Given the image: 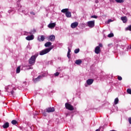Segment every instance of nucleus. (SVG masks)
I'll return each mask as SVG.
<instances>
[{
  "label": "nucleus",
  "instance_id": "1",
  "mask_svg": "<svg viewBox=\"0 0 131 131\" xmlns=\"http://www.w3.org/2000/svg\"><path fill=\"white\" fill-rule=\"evenodd\" d=\"M37 58V55H32L31 56L29 60V63L31 64V66L34 65L36 61V59Z\"/></svg>",
  "mask_w": 131,
  "mask_h": 131
},
{
  "label": "nucleus",
  "instance_id": "2",
  "mask_svg": "<svg viewBox=\"0 0 131 131\" xmlns=\"http://www.w3.org/2000/svg\"><path fill=\"white\" fill-rule=\"evenodd\" d=\"M53 49V48H46L43 50H42L41 51H40V56H43L45 54H48L49 52H50V51Z\"/></svg>",
  "mask_w": 131,
  "mask_h": 131
},
{
  "label": "nucleus",
  "instance_id": "3",
  "mask_svg": "<svg viewBox=\"0 0 131 131\" xmlns=\"http://www.w3.org/2000/svg\"><path fill=\"white\" fill-rule=\"evenodd\" d=\"M65 108H66L67 110H70V111L74 110L73 106L68 103H65Z\"/></svg>",
  "mask_w": 131,
  "mask_h": 131
},
{
  "label": "nucleus",
  "instance_id": "4",
  "mask_svg": "<svg viewBox=\"0 0 131 131\" xmlns=\"http://www.w3.org/2000/svg\"><path fill=\"white\" fill-rule=\"evenodd\" d=\"M88 27L92 28L95 27V20H92L89 21L87 23Z\"/></svg>",
  "mask_w": 131,
  "mask_h": 131
},
{
  "label": "nucleus",
  "instance_id": "5",
  "mask_svg": "<svg viewBox=\"0 0 131 131\" xmlns=\"http://www.w3.org/2000/svg\"><path fill=\"white\" fill-rule=\"evenodd\" d=\"M46 113H51L54 112L55 111V109L54 107H50L46 108Z\"/></svg>",
  "mask_w": 131,
  "mask_h": 131
},
{
  "label": "nucleus",
  "instance_id": "6",
  "mask_svg": "<svg viewBox=\"0 0 131 131\" xmlns=\"http://www.w3.org/2000/svg\"><path fill=\"white\" fill-rule=\"evenodd\" d=\"M47 38L49 41H54L55 40V36L54 35H50Z\"/></svg>",
  "mask_w": 131,
  "mask_h": 131
},
{
  "label": "nucleus",
  "instance_id": "7",
  "mask_svg": "<svg viewBox=\"0 0 131 131\" xmlns=\"http://www.w3.org/2000/svg\"><path fill=\"white\" fill-rule=\"evenodd\" d=\"M34 39V36L33 35H30L29 36H27L26 37V39L27 40H32Z\"/></svg>",
  "mask_w": 131,
  "mask_h": 131
},
{
  "label": "nucleus",
  "instance_id": "8",
  "mask_svg": "<svg viewBox=\"0 0 131 131\" xmlns=\"http://www.w3.org/2000/svg\"><path fill=\"white\" fill-rule=\"evenodd\" d=\"M101 52V49L99 48V47H96L95 48V53L97 54H100Z\"/></svg>",
  "mask_w": 131,
  "mask_h": 131
},
{
  "label": "nucleus",
  "instance_id": "9",
  "mask_svg": "<svg viewBox=\"0 0 131 131\" xmlns=\"http://www.w3.org/2000/svg\"><path fill=\"white\" fill-rule=\"evenodd\" d=\"M78 26V23L75 22V23H73L71 24V27L72 28H75L77 27Z\"/></svg>",
  "mask_w": 131,
  "mask_h": 131
},
{
  "label": "nucleus",
  "instance_id": "10",
  "mask_svg": "<svg viewBox=\"0 0 131 131\" xmlns=\"http://www.w3.org/2000/svg\"><path fill=\"white\" fill-rule=\"evenodd\" d=\"M56 26V24L55 23H50L48 25V27L50 29L54 28Z\"/></svg>",
  "mask_w": 131,
  "mask_h": 131
},
{
  "label": "nucleus",
  "instance_id": "11",
  "mask_svg": "<svg viewBox=\"0 0 131 131\" xmlns=\"http://www.w3.org/2000/svg\"><path fill=\"white\" fill-rule=\"evenodd\" d=\"M94 82L93 79H89L86 81V83L88 85H91Z\"/></svg>",
  "mask_w": 131,
  "mask_h": 131
},
{
  "label": "nucleus",
  "instance_id": "12",
  "mask_svg": "<svg viewBox=\"0 0 131 131\" xmlns=\"http://www.w3.org/2000/svg\"><path fill=\"white\" fill-rule=\"evenodd\" d=\"M121 20L123 21V23L125 24L126 23L127 21V18L126 16H122L121 17Z\"/></svg>",
  "mask_w": 131,
  "mask_h": 131
},
{
  "label": "nucleus",
  "instance_id": "13",
  "mask_svg": "<svg viewBox=\"0 0 131 131\" xmlns=\"http://www.w3.org/2000/svg\"><path fill=\"white\" fill-rule=\"evenodd\" d=\"M2 127L4 129L8 128L9 127V122H6V123L4 124V125L2 126Z\"/></svg>",
  "mask_w": 131,
  "mask_h": 131
},
{
  "label": "nucleus",
  "instance_id": "14",
  "mask_svg": "<svg viewBox=\"0 0 131 131\" xmlns=\"http://www.w3.org/2000/svg\"><path fill=\"white\" fill-rule=\"evenodd\" d=\"M40 78H41V76H40H40H38L37 77V78H35L34 79H33L34 82L35 83H36L37 82L39 81Z\"/></svg>",
  "mask_w": 131,
  "mask_h": 131
},
{
  "label": "nucleus",
  "instance_id": "15",
  "mask_svg": "<svg viewBox=\"0 0 131 131\" xmlns=\"http://www.w3.org/2000/svg\"><path fill=\"white\" fill-rule=\"evenodd\" d=\"M52 45L51 42H46L45 44V47L46 48H49Z\"/></svg>",
  "mask_w": 131,
  "mask_h": 131
},
{
  "label": "nucleus",
  "instance_id": "16",
  "mask_svg": "<svg viewBox=\"0 0 131 131\" xmlns=\"http://www.w3.org/2000/svg\"><path fill=\"white\" fill-rule=\"evenodd\" d=\"M82 63V60L81 59H78L76 60L75 61V64L77 65H80Z\"/></svg>",
  "mask_w": 131,
  "mask_h": 131
},
{
  "label": "nucleus",
  "instance_id": "17",
  "mask_svg": "<svg viewBox=\"0 0 131 131\" xmlns=\"http://www.w3.org/2000/svg\"><path fill=\"white\" fill-rule=\"evenodd\" d=\"M65 15H66L67 18H70L71 17V12L69 11L65 13Z\"/></svg>",
  "mask_w": 131,
  "mask_h": 131
},
{
  "label": "nucleus",
  "instance_id": "18",
  "mask_svg": "<svg viewBox=\"0 0 131 131\" xmlns=\"http://www.w3.org/2000/svg\"><path fill=\"white\" fill-rule=\"evenodd\" d=\"M61 12L63 13H67L69 12V9H64L61 10Z\"/></svg>",
  "mask_w": 131,
  "mask_h": 131
},
{
  "label": "nucleus",
  "instance_id": "19",
  "mask_svg": "<svg viewBox=\"0 0 131 131\" xmlns=\"http://www.w3.org/2000/svg\"><path fill=\"white\" fill-rule=\"evenodd\" d=\"M119 103V99L118 98H116L114 100V104L115 105L118 104Z\"/></svg>",
  "mask_w": 131,
  "mask_h": 131
},
{
  "label": "nucleus",
  "instance_id": "20",
  "mask_svg": "<svg viewBox=\"0 0 131 131\" xmlns=\"http://www.w3.org/2000/svg\"><path fill=\"white\" fill-rule=\"evenodd\" d=\"M125 31H131V25L130 26H128L127 28H125Z\"/></svg>",
  "mask_w": 131,
  "mask_h": 131
},
{
  "label": "nucleus",
  "instance_id": "21",
  "mask_svg": "<svg viewBox=\"0 0 131 131\" xmlns=\"http://www.w3.org/2000/svg\"><path fill=\"white\" fill-rule=\"evenodd\" d=\"M115 1H116L117 3H123L124 2V0H115Z\"/></svg>",
  "mask_w": 131,
  "mask_h": 131
},
{
  "label": "nucleus",
  "instance_id": "22",
  "mask_svg": "<svg viewBox=\"0 0 131 131\" xmlns=\"http://www.w3.org/2000/svg\"><path fill=\"white\" fill-rule=\"evenodd\" d=\"M11 123L12 125H16V124H17V121L16 120H14L11 121Z\"/></svg>",
  "mask_w": 131,
  "mask_h": 131
},
{
  "label": "nucleus",
  "instance_id": "23",
  "mask_svg": "<svg viewBox=\"0 0 131 131\" xmlns=\"http://www.w3.org/2000/svg\"><path fill=\"white\" fill-rule=\"evenodd\" d=\"M20 72V66H18L16 69V73H19Z\"/></svg>",
  "mask_w": 131,
  "mask_h": 131
},
{
  "label": "nucleus",
  "instance_id": "24",
  "mask_svg": "<svg viewBox=\"0 0 131 131\" xmlns=\"http://www.w3.org/2000/svg\"><path fill=\"white\" fill-rule=\"evenodd\" d=\"M79 52H80V49H79V48L76 49L74 51V53L78 54L79 53Z\"/></svg>",
  "mask_w": 131,
  "mask_h": 131
},
{
  "label": "nucleus",
  "instance_id": "25",
  "mask_svg": "<svg viewBox=\"0 0 131 131\" xmlns=\"http://www.w3.org/2000/svg\"><path fill=\"white\" fill-rule=\"evenodd\" d=\"M45 40V37L43 35H41L40 36V40H39V41H43Z\"/></svg>",
  "mask_w": 131,
  "mask_h": 131
},
{
  "label": "nucleus",
  "instance_id": "26",
  "mask_svg": "<svg viewBox=\"0 0 131 131\" xmlns=\"http://www.w3.org/2000/svg\"><path fill=\"white\" fill-rule=\"evenodd\" d=\"M114 36V34L113 33H110L108 35V37H113Z\"/></svg>",
  "mask_w": 131,
  "mask_h": 131
},
{
  "label": "nucleus",
  "instance_id": "27",
  "mask_svg": "<svg viewBox=\"0 0 131 131\" xmlns=\"http://www.w3.org/2000/svg\"><path fill=\"white\" fill-rule=\"evenodd\" d=\"M127 93L131 95V89H127Z\"/></svg>",
  "mask_w": 131,
  "mask_h": 131
},
{
  "label": "nucleus",
  "instance_id": "28",
  "mask_svg": "<svg viewBox=\"0 0 131 131\" xmlns=\"http://www.w3.org/2000/svg\"><path fill=\"white\" fill-rule=\"evenodd\" d=\"M117 79L118 80L121 81L122 80V78L121 76H118Z\"/></svg>",
  "mask_w": 131,
  "mask_h": 131
},
{
  "label": "nucleus",
  "instance_id": "29",
  "mask_svg": "<svg viewBox=\"0 0 131 131\" xmlns=\"http://www.w3.org/2000/svg\"><path fill=\"white\" fill-rule=\"evenodd\" d=\"M91 18H97L98 16L97 15H92Z\"/></svg>",
  "mask_w": 131,
  "mask_h": 131
},
{
  "label": "nucleus",
  "instance_id": "30",
  "mask_svg": "<svg viewBox=\"0 0 131 131\" xmlns=\"http://www.w3.org/2000/svg\"><path fill=\"white\" fill-rule=\"evenodd\" d=\"M59 75V73L58 72H57L56 73H55L54 74V75H55L56 77L58 76Z\"/></svg>",
  "mask_w": 131,
  "mask_h": 131
},
{
  "label": "nucleus",
  "instance_id": "31",
  "mask_svg": "<svg viewBox=\"0 0 131 131\" xmlns=\"http://www.w3.org/2000/svg\"><path fill=\"white\" fill-rule=\"evenodd\" d=\"M42 113L43 116H45V117L47 116V113L45 111L42 112Z\"/></svg>",
  "mask_w": 131,
  "mask_h": 131
},
{
  "label": "nucleus",
  "instance_id": "32",
  "mask_svg": "<svg viewBox=\"0 0 131 131\" xmlns=\"http://www.w3.org/2000/svg\"><path fill=\"white\" fill-rule=\"evenodd\" d=\"M97 47H99V48H103V45H102L101 43H99V46H97Z\"/></svg>",
  "mask_w": 131,
  "mask_h": 131
},
{
  "label": "nucleus",
  "instance_id": "33",
  "mask_svg": "<svg viewBox=\"0 0 131 131\" xmlns=\"http://www.w3.org/2000/svg\"><path fill=\"white\" fill-rule=\"evenodd\" d=\"M128 120L129 123L131 124V117H129Z\"/></svg>",
  "mask_w": 131,
  "mask_h": 131
},
{
  "label": "nucleus",
  "instance_id": "34",
  "mask_svg": "<svg viewBox=\"0 0 131 131\" xmlns=\"http://www.w3.org/2000/svg\"><path fill=\"white\" fill-rule=\"evenodd\" d=\"M14 92L13 90H12V91H11V95H12V96L14 95Z\"/></svg>",
  "mask_w": 131,
  "mask_h": 131
},
{
  "label": "nucleus",
  "instance_id": "35",
  "mask_svg": "<svg viewBox=\"0 0 131 131\" xmlns=\"http://www.w3.org/2000/svg\"><path fill=\"white\" fill-rule=\"evenodd\" d=\"M30 14L33 15H35V12H30Z\"/></svg>",
  "mask_w": 131,
  "mask_h": 131
},
{
  "label": "nucleus",
  "instance_id": "36",
  "mask_svg": "<svg viewBox=\"0 0 131 131\" xmlns=\"http://www.w3.org/2000/svg\"><path fill=\"white\" fill-rule=\"evenodd\" d=\"M67 57H68L69 58H70V53H68Z\"/></svg>",
  "mask_w": 131,
  "mask_h": 131
},
{
  "label": "nucleus",
  "instance_id": "37",
  "mask_svg": "<svg viewBox=\"0 0 131 131\" xmlns=\"http://www.w3.org/2000/svg\"><path fill=\"white\" fill-rule=\"evenodd\" d=\"M113 20L111 19H110L108 20V23H110L111 22H112Z\"/></svg>",
  "mask_w": 131,
  "mask_h": 131
},
{
  "label": "nucleus",
  "instance_id": "38",
  "mask_svg": "<svg viewBox=\"0 0 131 131\" xmlns=\"http://www.w3.org/2000/svg\"><path fill=\"white\" fill-rule=\"evenodd\" d=\"M71 52V50L70 48H68V53H70Z\"/></svg>",
  "mask_w": 131,
  "mask_h": 131
},
{
  "label": "nucleus",
  "instance_id": "39",
  "mask_svg": "<svg viewBox=\"0 0 131 131\" xmlns=\"http://www.w3.org/2000/svg\"><path fill=\"white\" fill-rule=\"evenodd\" d=\"M32 69H33V68H32V67H29L28 68V70H32Z\"/></svg>",
  "mask_w": 131,
  "mask_h": 131
},
{
  "label": "nucleus",
  "instance_id": "40",
  "mask_svg": "<svg viewBox=\"0 0 131 131\" xmlns=\"http://www.w3.org/2000/svg\"><path fill=\"white\" fill-rule=\"evenodd\" d=\"M95 131H100V128L97 129V130H95Z\"/></svg>",
  "mask_w": 131,
  "mask_h": 131
},
{
  "label": "nucleus",
  "instance_id": "41",
  "mask_svg": "<svg viewBox=\"0 0 131 131\" xmlns=\"http://www.w3.org/2000/svg\"><path fill=\"white\" fill-rule=\"evenodd\" d=\"M129 49L131 50V45H130V47L129 48Z\"/></svg>",
  "mask_w": 131,
  "mask_h": 131
},
{
  "label": "nucleus",
  "instance_id": "42",
  "mask_svg": "<svg viewBox=\"0 0 131 131\" xmlns=\"http://www.w3.org/2000/svg\"><path fill=\"white\" fill-rule=\"evenodd\" d=\"M110 131H115V130H110Z\"/></svg>",
  "mask_w": 131,
  "mask_h": 131
}]
</instances>
